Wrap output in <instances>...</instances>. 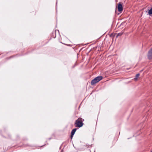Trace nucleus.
I'll return each mask as SVG.
<instances>
[{"instance_id":"0eeeda50","label":"nucleus","mask_w":152,"mask_h":152,"mask_svg":"<svg viewBox=\"0 0 152 152\" xmlns=\"http://www.w3.org/2000/svg\"><path fill=\"white\" fill-rule=\"evenodd\" d=\"M148 14L149 15L152 14V7L148 11Z\"/></svg>"},{"instance_id":"9b49d317","label":"nucleus","mask_w":152,"mask_h":152,"mask_svg":"<svg viewBox=\"0 0 152 152\" xmlns=\"http://www.w3.org/2000/svg\"><path fill=\"white\" fill-rule=\"evenodd\" d=\"M151 152H152V151H151Z\"/></svg>"},{"instance_id":"423d86ee","label":"nucleus","mask_w":152,"mask_h":152,"mask_svg":"<svg viewBox=\"0 0 152 152\" xmlns=\"http://www.w3.org/2000/svg\"><path fill=\"white\" fill-rule=\"evenodd\" d=\"M140 75V74L138 73V74H137L135 76V77L134 79V80H137L138 77H139Z\"/></svg>"},{"instance_id":"7ed1b4c3","label":"nucleus","mask_w":152,"mask_h":152,"mask_svg":"<svg viewBox=\"0 0 152 152\" xmlns=\"http://www.w3.org/2000/svg\"><path fill=\"white\" fill-rule=\"evenodd\" d=\"M148 59H152V48L148 52Z\"/></svg>"},{"instance_id":"f03ea898","label":"nucleus","mask_w":152,"mask_h":152,"mask_svg":"<svg viewBox=\"0 0 152 152\" xmlns=\"http://www.w3.org/2000/svg\"><path fill=\"white\" fill-rule=\"evenodd\" d=\"M102 76H99L95 77L94 79L92 80L91 82V84L93 85L98 82L102 79Z\"/></svg>"},{"instance_id":"1a4fd4ad","label":"nucleus","mask_w":152,"mask_h":152,"mask_svg":"<svg viewBox=\"0 0 152 152\" xmlns=\"http://www.w3.org/2000/svg\"><path fill=\"white\" fill-rule=\"evenodd\" d=\"M8 137H10V135L9 134H8Z\"/></svg>"},{"instance_id":"6e6552de","label":"nucleus","mask_w":152,"mask_h":152,"mask_svg":"<svg viewBox=\"0 0 152 152\" xmlns=\"http://www.w3.org/2000/svg\"><path fill=\"white\" fill-rule=\"evenodd\" d=\"M123 34V32L119 33L118 34L117 37L118 36H120L122 35Z\"/></svg>"},{"instance_id":"20e7f679","label":"nucleus","mask_w":152,"mask_h":152,"mask_svg":"<svg viewBox=\"0 0 152 152\" xmlns=\"http://www.w3.org/2000/svg\"><path fill=\"white\" fill-rule=\"evenodd\" d=\"M118 11L119 12H121L123 10L122 5L120 2H119L118 5Z\"/></svg>"},{"instance_id":"9d476101","label":"nucleus","mask_w":152,"mask_h":152,"mask_svg":"<svg viewBox=\"0 0 152 152\" xmlns=\"http://www.w3.org/2000/svg\"><path fill=\"white\" fill-rule=\"evenodd\" d=\"M3 137H5V138H7L6 137H4V136H3Z\"/></svg>"},{"instance_id":"39448f33","label":"nucleus","mask_w":152,"mask_h":152,"mask_svg":"<svg viewBox=\"0 0 152 152\" xmlns=\"http://www.w3.org/2000/svg\"><path fill=\"white\" fill-rule=\"evenodd\" d=\"M76 128H75L71 132V136H70V138L71 139H72V137H73V135H74L75 132H76V130H77Z\"/></svg>"},{"instance_id":"f257e3e1","label":"nucleus","mask_w":152,"mask_h":152,"mask_svg":"<svg viewBox=\"0 0 152 152\" xmlns=\"http://www.w3.org/2000/svg\"><path fill=\"white\" fill-rule=\"evenodd\" d=\"M84 119L81 118H79L76 120L75 123V125L76 127L80 128L83 126V122Z\"/></svg>"}]
</instances>
